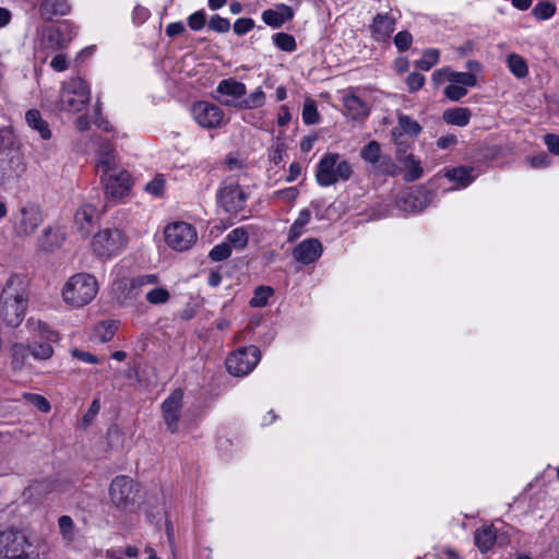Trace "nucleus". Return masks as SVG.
I'll use <instances>...</instances> for the list:
<instances>
[{
	"label": "nucleus",
	"mask_w": 559,
	"mask_h": 559,
	"mask_svg": "<svg viewBox=\"0 0 559 559\" xmlns=\"http://www.w3.org/2000/svg\"><path fill=\"white\" fill-rule=\"evenodd\" d=\"M27 326L33 335L32 343L16 342L11 345V364L13 369L31 368V359L45 361L53 356L52 344L59 341L58 333L46 322L29 318Z\"/></svg>",
	"instance_id": "f257e3e1"
},
{
	"label": "nucleus",
	"mask_w": 559,
	"mask_h": 559,
	"mask_svg": "<svg viewBox=\"0 0 559 559\" xmlns=\"http://www.w3.org/2000/svg\"><path fill=\"white\" fill-rule=\"evenodd\" d=\"M29 296V278L24 274H12L0 293V321L17 328L26 316Z\"/></svg>",
	"instance_id": "f03ea898"
},
{
	"label": "nucleus",
	"mask_w": 559,
	"mask_h": 559,
	"mask_svg": "<svg viewBox=\"0 0 559 559\" xmlns=\"http://www.w3.org/2000/svg\"><path fill=\"white\" fill-rule=\"evenodd\" d=\"M98 283L87 273H78L71 276L62 288L63 300L75 308L88 305L97 295Z\"/></svg>",
	"instance_id": "7ed1b4c3"
},
{
	"label": "nucleus",
	"mask_w": 559,
	"mask_h": 559,
	"mask_svg": "<svg viewBox=\"0 0 559 559\" xmlns=\"http://www.w3.org/2000/svg\"><path fill=\"white\" fill-rule=\"evenodd\" d=\"M352 175L349 162L341 159L337 153H328L318 163L316 180L321 187H330L338 181H347Z\"/></svg>",
	"instance_id": "20e7f679"
},
{
	"label": "nucleus",
	"mask_w": 559,
	"mask_h": 559,
	"mask_svg": "<svg viewBox=\"0 0 559 559\" xmlns=\"http://www.w3.org/2000/svg\"><path fill=\"white\" fill-rule=\"evenodd\" d=\"M90 100V87L81 78H73L62 84L59 96V106L62 110L79 112Z\"/></svg>",
	"instance_id": "39448f33"
},
{
	"label": "nucleus",
	"mask_w": 559,
	"mask_h": 559,
	"mask_svg": "<svg viewBox=\"0 0 559 559\" xmlns=\"http://www.w3.org/2000/svg\"><path fill=\"white\" fill-rule=\"evenodd\" d=\"M127 243L128 238L121 229L105 228L93 237L92 248L99 258L110 259L119 254Z\"/></svg>",
	"instance_id": "423d86ee"
},
{
	"label": "nucleus",
	"mask_w": 559,
	"mask_h": 559,
	"mask_svg": "<svg viewBox=\"0 0 559 559\" xmlns=\"http://www.w3.org/2000/svg\"><path fill=\"white\" fill-rule=\"evenodd\" d=\"M109 496L117 508L128 509L141 499V488L132 478L121 475L112 479Z\"/></svg>",
	"instance_id": "0eeeda50"
},
{
	"label": "nucleus",
	"mask_w": 559,
	"mask_h": 559,
	"mask_svg": "<svg viewBox=\"0 0 559 559\" xmlns=\"http://www.w3.org/2000/svg\"><path fill=\"white\" fill-rule=\"evenodd\" d=\"M12 229L17 238L32 236L43 223V213L36 204L27 203L12 215Z\"/></svg>",
	"instance_id": "6e6552de"
},
{
	"label": "nucleus",
	"mask_w": 559,
	"mask_h": 559,
	"mask_svg": "<svg viewBox=\"0 0 559 559\" xmlns=\"http://www.w3.org/2000/svg\"><path fill=\"white\" fill-rule=\"evenodd\" d=\"M360 157L369 165L371 173L376 175L394 176L397 166L389 155H383L381 145L377 141L368 142L360 150Z\"/></svg>",
	"instance_id": "1a4fd4ad"
},
{
	"label": "nucleus",
	"mask_w": 559,
	"mask_h": 559,
	"mask_svg": "<svg viewBox=\"0 0 559 559\" xmlns=\"http://www.w3.org/2000/svg\"><path fill=\"white\" fill-rule=\"evenodd\" d=\"M166 243L176 251L189 250L197 241L195 228L186 222L168 224L164 230Z\"/></svg>",
	"instance_id": "9d476101"
},
{
	"label": "nucleus",
	"mask_w": 559,
	"mask_h": 559,
	"mask_svg": "<svg viewBox=\"0 0 559 559\" xmlns=\"http://www.w3.org/2000/svg\"><path fill=\"white\" fill-rule=\"evenodd\" d=\"M260 349L257 346H248L230 354L226 359L228 372L236 377L250 373L260 361Z\"/></svg>",
	"instance_id": "9b49d317"
},
{
	"label": "nucleus",
	"mask_w": 559,
	"mask_h": 559,
	"mask_svg": "<svg viewBox=\"0 0 559 559\" xmlns=\"http://www.w3.org/2000/svg\"><path fill=\"white\" fill-rule=\"evenodd\" d=\"M195 122L204 129H218L225 126L228 119L224 110L209 102H198L192 106Z\"/></svg>",
	"instance_id": "f8f14e48"
},
{
	"label": "nucleus",
	"mask_w": 559,
	"mask_h": 559,
	"mask_svg": "<svg viewBox=\"0 0 559 559\" xmlns=\"http://www.w3.org/2000/svg\"><path fill=\"white\" fill-rule=\"evenodd\" d=\"M217 200L225 212L237 214L245 209L247 194L237 182L226 179L217 192Z\"/></svg>",
	"instance_id": "ddd939ff"
},
{
	"label": "nucleus",
	"mask_w": 559,
	"mask_h": 559,
	"mask_svg": "<svg viewBox=\"0 0 559 559\" xmlns=\"http://www.w3.org/2000/svg\"><path fill=\"white\" fill-rule=\"evenodd\" d=\"M217 99L225 106L241 109V102L247 94L246 84L235 79L222 80L217 87Z\"/></svg>",
	"instance_id": "4468645a"
},
{
	"label": "nucleus",
	"mask_w": 559,
	"mask_h": 559,
	"mask_svg": "<svg viewBox=\"0 0 559 559\" xmlns=\"http://www.w3.org/2000/svg\"><path fill=\"white\" fill-rule=\"evenodd\" d=\"M100 179L105 188L106 197L112 201L123 199L129 194L132 187V178L127 170L110 174Z\"/></svg>",
	"instance_id": "2eb2a0df"
},
{
	"label": "nucleus",
	"mask_w": 559,
	"mask_h": 559,
	"mask_svg": "<svg viewBox=\"0 0 559 559\" xmlns=\"http://www.w3.org/2000/svg\"><path fill=\"white\" fill-rule=\"evenodd\" d=\"M182 390L176 389L162 404L164 421L167 426V429L173 433L178 430V420L179 413L182 408Z\"/></svg>",
	"instance_id": "dca6fc26"
},
{
	"label": "nucleus",
	"mask_w": 559,
	"mask_h": 559,
	"mask_svg": "<svg viewBox=\"0 0 559 559\" xmlns=\"http://www.w3.org/2000/svg\"><path fill=\"white\" fill-rule=\"evenodd\" d=\"M96 168L100 173V178L123 170L120 167L119 157L110 143L104 142L99 145L96 153Z\"/></svg>",
	"instance_id": "f3484780"
},
{
	"label": "nucleus",
	"mask_w": 559,
	"mask_h": 559,
	"mask_svg": "<svg viewBox=\"0 0 559 559\" xmlns=\"http://www.w3.org/2000/svg\"><path fill=\"white\" fill-rule=\"evenodd\" d=\"M25 171L23 157L19 154L0 158V188L20 178Z\"/></svg>",
	"instance_id": "a211bd4d"
},
{
	"label": "nucleus",
	"mask_w": 559,
	"mask_h": 559,
	"mask_svg": "<svg viewBox=\"0 0 559 559\" xmlns=\"http://www.w3.org/2000/svg\"><path fill=\"white\" fill-rule=\"evenodd\" d=\"M322 253V243L317 238L305 239L293 249L294 259L302 264L316 262Z\"/></svg>",
	"instance_id": "6ab92c4d"
},
{
	"label": "nucleus",
	"mask_w": 559,
	"mask_h": 559,
	"mask_svg": "<svg viewBox=\"0 0 559 559\" xmlns=\"http://www.w3.org/2000/svg\"><path fill=\"white\" fill-rule=\"evenodd\" d=\"M395 17L390 13H378L373 16L369 28L376 41H385L395 29Z\"/></svg>",
	"instance_id": "aec40b11"
},
{
	"label": "nucleus",
	"mask_w": 559,
	"mask_h": 559,
	"mask_svg": "<svg viewBox=\"0 0 559 559\" xmlns=\"http://www.w3.org/2000/svg\"><path fill=\"white\" fill-rule=\"evenodd\" d=\"M39 15L45 21H51L53 16H63L71 12L69 0H41L38 9Z\"/></svg>",
	"instance_id": "412c9836"
},
{
	"label": "nucleus",
	"mask_w": 559,
	"mask_h": 559,
	"mask_svg": "<svg viewBox=\"0 0 559 559\" xmlns=\"http://www.w3.org/2000/svg\"><path fill=\"white\" fill-rule=\"evenodd\" d=\"M293 16V9L283 3L277 4L275 9H269L262 13L263 22L273 28L281 27L285 22L290 21Z\"/></svg>",
	"instance_id": "4be33fe9"
},
{
	"label": "nucleus",
	"mask_w": 559,
	"mask_h": 559,
	"mask_svg": "<svg viewBox=\"0 0 559 559\" xmlns=\"http://www.w3.org/2000/svg\"><path fill=\"white\" fill-rule=\"evenodd\" d=\"M406 209L412 212H421L432 200L431 193L419 187L406 193L403 198Z\"/></svg>",
	"instance_id": "5701e85b"
},
{
	"label": "nucleus",
	"mask_w": 559,
	"mask_h": 559,
	"mask_svg": "<svg viewBox=\"0 0 559 559\" xmlns=\"http://www.w3.org/2000/svg\"><path fill=\"white\" fill-rule=\"evenodd\" d=\"M24 535L19 531H0V559L7 558L11 551H16V547L24 544Z\"/></svg>",
	"instance_id": "b1692460"
},
{
	"label": "nucleus",
	"mask_w": 559,
	"mask_h": 559,
	"mask_svg": "<svg viewBox=\"0 0 559 559\" xmlns=\"http://www.w3.org/2000/svg\"><path fill=\"white\" fill-rule=\"evenodd\" d=\"M343 104L352 119H364L369 115L368 105L355 94H346L343 97Z\"/></svg>",
	"instance_id": "393cba45"
},
{
	"label": "nucleus",
	"mask_w": 559,
	"mask_h": 559,
	"mask_svg": "<svg viewBox=\"0 0 559 559\" xmlns=\"http://www.w3.org/2000/svg\"><path fill=\"white\" fill-rule=\"evenodd\" d=\"M95 215L96 207L92 204H84L75 212L74 222L83 236L90 234Z\"/></svg>",
	"instance_id": "a878e982"
},
{
	"label": "nucleus",
	"mask_w": 559,
	"mask_h": 559,
	"mask_svg": "<svg viewBox=\"0 0 559 559\" xmlns=\"http://www.w3.org/2000/svg\"><path fill=\"white\" fill-rule=\"evenodd\" d=\"M68 41L59 27H50L44 31L41 46L53 51L66 48Z\"/></svg>",
	"instance_id": "bb28decb"
},
{
	"label": "nucleus",
	"mask_w": 559,
	"mask_h": 559,
	"mask_svg": "<svg viewBox=\"0 0 559 559\" xmlns=\"http://www.w3.org/2000/svg\"><path fill=\"white\" fill-rule=\"evenodd\" d=\"M25 120L29 128L37 131L43 140L51 138L49 124L43 119L41 114L37 109H29L25 114Z\"/></svg>",
	"instance_id": "cd10ccee"
},
{
	"label": "nucleus",
	"mask_w": 559,
	"mask_h": 559,
	"mask_svg": "<svg viewBox=\"0 0 559 559\" xmlns=\"http://www.w3.org/2000/svg\"><path fill=\"white\" fill-rule=\"evenodd\" d=\"M472 111L466 107H456L444 110L442 118L448 124L465 127L469 123Z\"/></svg>",
	"instance_id": "c85d7f7f"
},
{
	"label": "nucleus",
	"mask_w": 559,
	"mask_h": 559,
	"mask_svg": "<svg viewBox=\"0 0 559 559\" xmlns=\"http://www.w3.org/2000/svg\"><path fill=\"white\" fill-rule=\"evenodd\" d=\"M397 124H399L400 131H397V129H393L392 130L393 136H397V135L400 136V135H402V133H405L409 136L415 138V136L419 135V133L423 130L421 126L416 120H414L413 118H411L409 116L404 115V114L397 115Z\"/></svg>",
	"instance_id": "c756f323"
},
{
	"label": "nucleus",
	"mask_w": 559,
	"mask_h": 559,
	"mask_svg": "<svg viewBox=\"0 0 559 559\" xmlns=\"http://www.w3.org/2000/svg\"><path fill=\"white\" fill-rule=\"evenodd\" d=\"M7 559H46V556L37 546L28 543L24 535V544L19 545L16 551H11Z\"/></svg>",
	"instance_id": "7c9ffc66"
},
{
	"label": "nucleus",
	"mask_w": 559,
	"mask_h": 559,
	"mask_svg": "<svg viewBox=\"0 0 559 559\" xmlns=\"http://www.w3.org/2000/svg\"><path fill=\"white\" fill-rule=\"evenodd\" d=\"M310 221L311 212L308 209L301 210L289 228L287 241H296L305 233V227L309 224Z\"/></svg>",
	"instance_id": "2f4dec72"
},
{
	"label": "nucleus",
	"mask_w": 559,
	"mask_h": 559,
	"mask_svg": "<svg viewBox=\"0 0 559 559\" xmlns=\"http://www.w3.org/2000/svg\"><path fill=\"white\" fill-rule=\"evenodd\" d=\"M496 531L492 526H484L475 532V544L483 552L488 551L496 542Z\"/></svg>",
	"instance_id": "473e14b6"
},
{
	"label": "nucleus",
	"mask_w": 559,
	"mask_h": 559,
	"mask_svg": "<svg viewBox=\"0 0 559 559\" xmlns=\"http://www.w3.org/2000/svg\"><path fill=\"white\" fill-rule=\"evenodd\" d=\"M507 64L510 72L518 79H523L528 74L526 61L518 53H510L507 58Z\"/></svg>",
	"instance_id": "72a5a7b5"
},
{
	"label": "nucleus",
	"mask_w": 559,
	"mask_h": 559,
	"mask_svg": "<svg viewBox=\"0 0 559 559\" xmlns=\"http://www.w3.org/2000/svg\"><path fill=\"white\" fill-rule=\"evenodd\" d=\"M249 240V233L245 227H237L229 231L225 241L235 249L242 250L247 247Z\"/></svg>",
	"instance_id": "f704fd0d"
},
{
	"label": "nucleus",
	"mask_w": 559,
	"mask_h": 559,
	"mask_svg": "<svg viewBox=\"0 0 559 559\" xmlns=\"http://www.w3.org/2000/svg\"><path fill=\"white\" fill-rule=\"evenodd\" d=\"M473 168L468 167H457L452 168L447 171V177L450 180L456 181L460 183V187L465 188L467 187L473 180Z\"/></svg>",
	"instance_id": "c9c22d12"
},
{
	"label": "nucleus",
	"mask_w": 559,
	"mask_h": 559,
	"mask_svg": "<svg viewBox=\"0 0 559 559\" xmlns=\"http://www.w3.org/2000/svg\"><path fill=\"white\" fill-rule=\"evenodd\" d=\"M62 237L57 229L47 228L44 235L39 238V246L43 250L50 251L60 246Z\"/></svg>",
	"instance_id": "e433bc0d"
},
{
	"label": "nucleus",
	"mask_w": 559,
	"mask_h": 559,
	"mask_svg": "<svg viewBox=\"0 0 559 559\" xmlns=\"http://www.w3.org/2000/svg\"><path fill=\"white\" fill-rule=\"evenodd\" d=\"M440 52L436 48L426 49L423 52V57L416 61V67L423 71L430 70L435 64L439 62Z\"/></svg>",
	"instance_id": "4c0bfd02"
},
{
	"label": "nucleus",
	"mask_w": 559,
	"mask_h": 559,
	"mask_svg": "<svg viewBox=\"0 0 559 559\" xmlns=\"http://www.w3.org/2000/svg\"><path fill=\"white\" fill-rule=\"evenodd\" d=\"M265 94L261 87H257L248 97L243 96L241 109H255L265 104Z\"/></svg>",
	"instance_id": "58836bf2"
},
{
	"label": "nucleus",
	"mask_w": 559,
	"mask_h": 559,
	"mask_svg": "<svg viewBox=\"0 0 559 559\" xmlns=\"http://www.w3.org/2000/svg\"><path fill=\"white\" fill-rule=\"evenodd\" d=\"M424 174L423 167L418 159H415L414 156H408L405 165V174L404 179L407 182L415 181L419 179Z\"/></svg>",
	"instance_id": "ea45409f"
},
{
	"label": "nucleus",
	"mask_w": 559,
	"mask_h": 559,
	"mask_svg": "<svg viewBox=\"0 0 559 559\" xmlns=\"http://www.w3.org/2000/svg\"><path fill=\"white\" fill-rule=\"evenodd\" d=\"M449 82L467 87H474L477 84V79L472 72H457L450 69Z\"/></svg>",
	"instance_id": "a19ab883"
},
{
	"label": "nucleus",
	"mask_w": 559,
	"mask_h": 559,
	"mask_svg": "<svg viewBox=\"0 0 559 559\" xmlns=\"http://www.w3.org/2000/svg\"><path fill=\"white\" fill-rule=\"evenodd\" d=\"M274 45L283 51L293 52L297 45L295 37L287 33H276L272 37Z\"/></svg>",
	"instance_id": "79ce46f5"
},
{
	"label": "nucleus",
	"mask_w": 559,
	"mask_h": 559,
	"mask_svg": "<svg viewBox=\"0 0 559 559\" xmlns=\"http://www.w3.org/2000/svg\"><path fill=\"white\" fill-rule=\"evenodd\" d=\"M273 295L270 286H259L254 289L253 297L249 304L251 307L261 308L267 305L269 298Z\"/></svg>",
	"instance_id": "37998d69"
},
{
	"label": "nucleus",
	"mask_w": 559,
	"mask_h": 559,
	"mask_svg": "<svg viewBox=\"0 0 559 559\" xmlns=\"http://www.w3.org/2000/svg\"><path fill=\"white\" fill-rule=\"evenodd\" d=\"M555 12L556 7L554 3L549 1H542L534 7L532 14L537 20L544 21L550 19L555 14Z\"/></svg>",
	"instance_id": "c03bdc74"
},
{
	"label": "nucleus",
	"mask_w": 559,
	"mask_h": 559,
	"mask_svg": "<svg viewBox=\"0 0 559 559\" xmlns=\"http://www.w3.org/2000/svg\"><path fill=\"white\" fill-rule=\"evenodd\" d=\"M166 180L164 175L158 174L145 185V191L154 197L160 198L165 192Z\"/></svg>",
	"instance_id": "a18cd8bd"
},
{
	"label": "nucleus",
	"mask_w": 559,
	"mask_h": 559,
	"mask_svg": "<svg viewBox=\"0 0 559 559\" xmlns=\"http://www.w3.org/2000/svg\"><path fill=\"white\" fill-rule=\"evenodd\" d=\"M22 397L26 403L34 405L41 413H48L51 408L50 403L43 395L35 393H23Z\"/></svg>",
	"instance_id": "49530a36"
},
{
	"label": "nucleus",
	"mask_w": 559,
	"mask_h": 559,
	"mask_svg": "<svg viewBox=\"0 0 559 559\" xmlns=\"http://www.w3.org/2000/svg\"><path fill=\"white\" fill-rule=\"evenodd\" d=\"M170 298V294L166 288L157 287L148 290L145 299L152 305L166 304Z\"/></svg>",
	"instance_id": "de8ad7c7"
},
{
	"label": "nucleus",
	"mask_w": 559,
	"mask_h": 559,
	"mask_svg": "<svg viewBox=\"0 0 559 559\" xmlns=\"http://www.w3.org/2000/svg\"><path fill=\"white\" fill-rule=\"evenodd\" d=\"M302 119L306 124H314L319 122L320 117L313 100L308 99L305 102L302 108Z\"/></svg>",
	"instance_id": "09e8293b"
},
{
	"label": "nucleus",
	"mask_w": 559,
	"mask_h": 559,
	"mask_svg": "<svg viewBox=\"0 0 559 559\" xmlns=\"http://www.w3.org/2000/svg\"><path fill=\"white\" fill-rule=\"evenodd\" d=\"M231 254V247L228 242L224 241L213 247L210 251L209 257L213 261H224Z\"/></svg>",
	"instance_id": "8fccbe9b"
},
{
	"label": "nucleus",
	"mask_w": 559,
	"mask_h": 559,
	"mask_svg": "<svg viewBox=\"0 0 559 559\" xmlns=\"http://www.w3.org/2000/svg\"><path fill=\"white\" fill-rule=\"evenodd\" d=\"M444 95L452 102H459L467 95V86L450 83L444 88Z\"/></svg>",
	"instance_id": "3c124183"
},
{
	"label": "nucleus",
	"mask_w": 559,
	"mask_h": 559,
	"mask_svg": "<svg viewBox=\"0 0 559 559\" xmlns=\"http://www.w3.org/2000/svg\"><path fill=\"white\" fill-rule=\"evenodd\" d=\"M58 525L60 533L62 534L63 538L71 542L73 539V528L74 523L71 516L69 515H62L58 520Z\"/></svg>",
	"instance_id": "603ef678"
},
{
	"label": "nucleus",
	"mask_w": 559,
	"mask_h": 559,
	"mask_svg": "<svg viewBox=\"0 0 559 559\" xmlns=\"http://www.w3.org/2000/svg\"><path fill=\"white\" fill-rule=\"evenodd\" d=\"M209 27L216 33H227L230 29V22L228 19L215 14L210 19Z\"/></svg>",
	"instance_id": "864d4df0"
},
{
	"label": "nucleus",
	"mask_w": 559,
	"mask_h": 559,
	"mask_svg": "<svg viewBox=\"0 0 559 559\" xmlns=\"http://www.w3.org/2000/svg\"><path fill=\"white\" fill-rule=\"evenodd\" d=\"M393 41L400 51H406L412 46L413 36L407 31H401L394 36Z\"/></svg>",
	"instance_id": "5fc2aeb1"
},
{
	"label": "nucleus",
	"mask_w": 559,
	"mask_h": 559,
	"mask_svg": "<svg viewBox=\"0 0 559 559\" xmlns=\"http://www.w3.org/2000/svg\"><path fill=\"white\" fill-rule=\"evenodd\" d=\"M206 23V13L205 11L199 10L188 16V25L193 31H201Z\"/></svg>",
	"instance_id": "6e6d98bb"
},
{
	"label": "nucleus",
	"mask_w": 559,
	"mask_h": 559,
	"mask_svg": "<svg viewBox=\"0 0 559 559\" xmlns=\"http://www.w3.org/2000/svg\"><path fill=\"white\" fill-rule=\"evenodd\" d=\"M158 282V276L156 274H145L140 275L131 280L130 288L134 290L142 286L146 285H155Z\"/></svg>",
	"instance_id": "4d7b16f0"
},
{
	"label": "nucleus",
	"mask_w": 559,
	"mask_h": 559,
	"mask_svg": "<svg viewBox=\"0 0 559 559\" xmlns=\"http://www.w3.org/2000/svg\"><path fill=\"white\" fill-rule=\"evenodd\" d=\"M254 27V21L250 17H240L234 23V32L242 36Z\"/></svg>",
	"instance_id": "13d9d810"
},
{
	"label": "nucleus",
	"mask_w": 559,
	"mask_h": 559,
	"mask_svg": "<svg viewBox=\"0 0 559 559\" xmlns=\"http://www.w3.org/2000/svg\"><path fill=\"white\" fill-rule=\"evenodd\" d=\"M406 84L411 92H416L424 86L425 76L418 72H413L407 76Z\"/></svg>",
	"instance_id": "bf43d9fd"
},
{
	"label": "nucleus",
	"mask_w": 559,
	"mask_h": 559,
	"mask_svg": "<svg viewBox=\"0 0 559 559\" xmlns=\"http://www.w3.org/2000/svg\"><path fill=\"white\" fill-rule=\"evenodd\" d=\"M50 67L57 72L66 71L69 67L67 56L64 53L56 55L50 61Z\"/></svg>",
	"instance_id": "052dcab7"
},
{
	"label": "nucleus",
	"mask_w": 559,
	"mask_h": 559,
	"mask_svg": "<svg viewBox=\"0 0 559 559\" xmlns=\"http://www.w3.org/2000/svg\"><path fill=\"white\" fill-rule=\"evenodd\" d=\"M150 15V10L139 4L133 9L132 20L135 24L140 25L143 24Z\"/></svg>",
	"instance_id": "680f3d73"
},
{
	"label": "nucleus",
	"mask_w": 559,
	"mask_h": 559,
	"mask_svg": "<svg viewBox=\"0 0 559 559\" xmlns=\"http://www.w3.org/2000/svg\"><path fill=\"white\" fill-rule=\"evenodd\" d=\"M544 142L550 153L559 156V135L548 133L544 136Z\"/></svg>",
	"instance_id": "e2e57ef3"
},
{
	"label": "nucleus",
	"mask_w": 559,
	"mask_h": 559,
	"mask_svg": "<svg viewBox=\"0 0 559 559\" xmlns=\"http://www.w3.org/2000/svg\"><path fill=\"white\" fill-rule=\"evenodd\" d=\"M274 194L286 202H294L298 197V190L295 187H289L278 190Z\"/></svg>",
	"instance_id": "0e129e2a"
},
{
	"label": "nucleus",
	"mask_w": 559,
	"mask_h": 559,
	"mask_svg": "<svg viewBox=\"0 0 559 559\" xmlns=\"http://www.w3.org/2000/svg\"><path fill=\"white\" fill-rule=\"evenodd\" d=\"M71 354L74 358H76L83 362H86V364H97L98 362V358L95 355L91 354L90 352H84V350L74 348L71 350Z\"/></svg>",
	"instance_id": "69168bd1"
},
{
	"label": "nucleus",
	"mask_w": 559,
	"mask_h": 559,
	"mask_svg": "<svg viewBox=\"0 0 559 559\" xmlns=\"http://www.w3.org/2000/svg\"><path fill=\"white\" fill-rule=\"evenodd\" d=\"M531 167L533 168H544L550 164V158L546 153H540L536 156H533L528 159Z\"/></svg>",
	"instance_id": "338daca9"
},
{
	"label": "nucleus",
	"mask_w": 559,
	"mask_h": 559,
	"mask_svg": "<svg viewBox=\"0 0 559 559\" xmlns=\"http://www.w3.org/2000/svg\"><path fill=\"white\" fill-rule=\"evenodd\" d=\"M186 31V26L182 22H173L166 26V35L168 37H175L182 34Z\"/></svg>",
	"instance_id": "774afa93"
}]
</instances>
